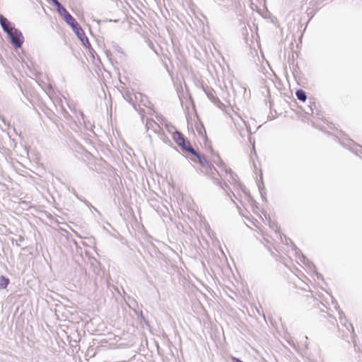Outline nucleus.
<instances>
[{
    "label": "nucleus",
    "instance_id": "5",
    "mask_svg": "<svg viewBox=\"0 0 362 362\" xmlns=\"http://www.w3.org/2000/svg\"><path fill=\"white\" fill-rule=\"evenodd\" d=\"M339 320L341 324H344V325L346 327V329L351 333H354V327L352 324L347 323L345 316L343 315L342 313H339Z\"/></svg>",
    "mask_w": 362,
    "mask_h": 362
},
{
    "label": "nucleus",
    "instance_id": "13",
    "mask_svg": "<svg viewBox=\"0 0 362 362\" xmlns=\"http://www.w3.org/2000/svg\"><path fill=\"white\" fill-rule=\"evenodd\" d=\"M207 96L214 103H216L219 101L218 99L215 97L211 92L207 93Z\"/></svg>",
    "mask_w": 362,
    "mask_h": 362
},
{
    "label": "nucleus",
    "instance_id": "9",
    "mask_svg": "<svg viewBox=\"0 0 362 362\" xmlns=\"http://www.w3.org/2000/svg\"><path fill=\"white\" fill-rule=\"evenodd\" d=\"M296 95L299 100L303 101V102H305L307 99V95H306L305 92L301 89L298 90L296 91Z\"/></svg>",
    "mask_w": 362,
    "mask_h": 362
},
{
    "label": "nucleus",
    "instance_id": "20",
    "mask_svg": "<svg viewBox=\"0 0 362 362\" xmlns=\"http://www.w3.org/2000/svg\"><path fill=\"white\" fill-rule=\"evenodd\" d=\"M317 278L322 277L321 274H317Z\"/></svg>",
    "mask_w": 362,
    "mask_h": 362
},
{
    "label": "nucleus",
    "instance_id": "6",
    "mask_svg": "<svg viewBox=\"0 0 362 362\" xmlns=\"http://www.w3.org/2000/svg\"><path fill=\"white\" fill-rule=\"evenodd\" d=\"M79 40H81V42L83 46H85L86 47L89 49L90 54H92L93 57H94V56L93 54V52H94V51H93V48L90 47V44L88 39L86 37V34H84V37H79Z\"/></svg>",
    "mask_w": 362,
    "mask_h": 362
},
{
    "label": "nucleus",
    "instance_id": "1",
    "mask_svg": "<svg viewBox=\"0 0 362 362\" xmlns=\"http://www.w3.org/2000/svg\"><path fill=\"white\" fill-rule=\"evenodd\" d=\"M0 25L3 30L7 33L12 44L16 47H21L24 37L22 33L12 25V23L4 16H0Z\"/></svg>",
    "mask_w": 362,
    "mask_h": 362
},
{
    "label": "nucleus",
    "instance_id": "16",
    "mask_svg": "<svg viewBox=\"0 0 362 362\" xmlns=\"http://www.w3.org/2000/svg\"><path fill=\"white\" fill-rule=\"evenodd\" d=\"M355 153H356V154H357L358 156L360 155V153L362 154V146H360V149H356L355 151Z\"/></svg>",
    "mask_w": 362,
    "mask_h": 362
},
{
    "label": "nucleus",
    "instance_id": "7",
    "mask_svg": "<svg viewBox=\"0 0 362 362\" xmlns=\"http://www.w3.org/2000/svg\"><path fill=\"white\" fill-rule=\"evenodd\" d=\"M192 154L194 155L199 159V162L202 166H204V167L209 166V163L208 162V160H206V158L204 156L199 154L196 151H195V153H192Z\"/></svg>",
    "mask_w": 362,
    "mask_h": 362
},
{
    "label": "nucleus",
    "instance_id": "2",
    "mask_svg": "<svg viewBox=\"0 0 362 362\" xmlns=\"http://www.w3.org/2000/svg\"><path fill=\"white\" fill-rule=\"evenodd\" d=\"M226 175L228 181L234 185L235 189L237 191V193L240 197V199L237 197L234 192H232L233 197L236 199L239 200L241 203L243 202L242 199L243 197L244 199L250 202V196L248 192L247 191L246 188L242 184L238 182L237 175H235L230 169L226 170Z\"/></svg>",
    "mask_w": 362,
    "mask_h": 362
},
{
    "label": "nucleus",
    "instance_id": "15",
    "mask_svg": "<svg viewBox=\"0 0 362 362\" xmlns=\"http://www.w3.org/2000/svg\"><path fill=\"white\" fill-rule=\"evenodd\" d=\"M305 111L307 114H313V110L311 105L309 106V109L308 110H305Z\"/></svg>",
    "mask_w": 362,
    "mask_h": 362
},
{
    "label": "nucleus",
    "instance_id": "19",
    "mask_svg": "<svg viewBox=\"0 0 362 362\" xmlns=\"http://www.w3.org/2000/svg\"><path fill=\"white\" fill-rule=\"evenodd\" d=\"M305 260H306V262H308V260L305 259V257H304L303 255H302V261H303L305 264H306V263H305ZM308 266H310V264H309V263H308Z\"/></svg>",
    "mask_w": 362,
    "mask_h": 362
},
{
    "label": "nucleus",
    "instance_id": "18",
    "mask_svg": "<svg viewBox=\"0 0 362 362\" xmlns=\"http://www.w3.org/2000/svg\"><path fill=\"white\" fill-rule=\"evenodd\" d=\"M270 226L274 230L275 233H277V226L275 225V223L271 224Z\"/></svg>",
    "mask_w": 362,
    "mask_h": 362
},
{
    "label": "nucleus",
    "instance_id": "8",
    "mask_svg": "<svg viewBox=\"0 0 362 362\" xmlns=\"http://www.w3.org/2000/svg\"><path fill=\"white\" fill-rule=\"evenodd\" d=\"M64 21H66V23L68 25H69L71 27L72 29H74V27H76L78 25L77 21L75 20V18L71 14L67 16L66 17V18L64 19Z\"/></svg>",
    "mask_w": 362,
    "mask_h": 362
},
{
    "label": "nucleus",
    "instance_id": "11",
    "mask_svg": "<svg viewBox=\"0 0 362 362\" xmlns=\"http://www.w3.org/2000/svg\"><path fill=\"white\" fill-rule=\"evenodd\" d=\"M57 12L64 17V19L66 18L67 16H69L70 13L66 11V9L62 6L61 4L57 8Z\"/></svg>",
    "mask_w": 362,
    "mask_h": 362
},
{
    "label": "nucleus",
    "instance_id": "4",
    "mask_svg": "<svg viewBox=\"0 0 362 362\" xmlns=\"http://www.w3.org/2000/svg\"><path fill=\"white\" fill-rule=\"evenodd\" d=\"M146 128L147 131H150L151 129L156 134H158L161 138L163 134H161L162 129L159 126L158 123L153 120H149L146 122Z\"/></svg>",
    "mask_w": 362,
    "mask_h": 362
},
{
    "label": "nucleus",
    "instance_id": "21",
    "mask_svg": "<svg viewBox=\"0 0 362 362\" xmlns=\"http://www.w3.org/2000/svg\"><path fill=\"white\" fill-rule=\"evenodd\" d=\"M231 199H232V202H233L235 204V200L233 198H231Z\"/></svg>",
    "mask_w": 362,
    "mask_h": 362
},
{
    "label": "nucleus",
    "instance_id": "14",
    "mask_svg": "<svg viewBox=\"0 0 362 362\" xmlns=\"http://www.w3.org/2000/svg\"><path fill=\"white\" fill-rule=\"evenodd\" d=\"M51 1L57 8L61 5L58 0H51Z\"/></svg>",
    "mask_w": 362,
    "mask_h": 362
},
{
    "label": "nucleus",
    "instance_id": "17",
    "mask_svg": "<svg viewBox=\"0 0 362 362\" xmlns=\"http://www.w3.org/2000/svg\"><path fill=\"white\" fill-rule=\"evenodd\" d=\"M259 192H260V194H261V197H262V199L263 200H266L265 192H263L262 191V189L259 190Z\"/></svg>",
    "mask_w": 362,
    "mask_h": 362
},
{
    "label": "nucleus",
    "instance_id": "12",
    "mask_svg": "<svg viewBox=\"0 0 362 362\" xmlns=\"http://www.w3.org/2000/svg\"><path fill=\"white\" fill-rule=\"evenodd\" d=\"M9 284V279L4 276H0V288L4 289L7 287Z\"/></svg>",
    "mask_w": 362,
    "mask_h": 362
},
{
    "label": "nucleus",
    "instance_id": "3",
    "mask_svg": "<svg viewBox=\"0 0 362 362\" xmlns=\"http://www.w3.org/2000/svg\"><path fill=\"white\" fill-rule=\"evenodd\" d=\"M173 139L183 151L195 153V150L189 144H187L183 135L180 132H175L173 134Z\"/></svg>",
    "mask_w": 362,
    "mask_h": 362
},
{
    "label": "nucleus",
    "instance_id": "10",
    "mask_svg": "<svg viewBox=\"0 0 362 362\" xmlns=\"http://www.w3.org/2000/svg\"><path fill=\"white\" fill-rule=\"evenodd\" d=\"M72 30H74V33L76 35V36L78 37V39L81 37H84L85 33L79 25L74 27V29H72Z\"/></svg>",
    "mask_w": 362,
    "mask_h": 362
}]
</instances>
